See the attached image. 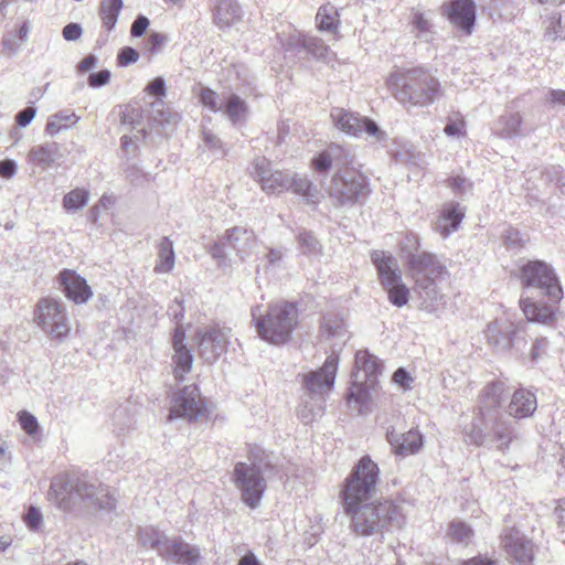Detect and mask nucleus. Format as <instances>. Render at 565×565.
Returning <instances> with one entry per match:
<instances>
[{"instance_id": "obj_36", "label": "nucleus", "mask_w": 565, "mask_h": 565, "mask_svg": "<svg viewBox=\"0 0 565 565\" xmlns=\"http://www.w3.org/2000/svg\"><path fill=\"white\" fill-rule=\"evenodd\" d=\"M79 117L72 110H60L51 115L45 126V132L55 136L63 129H67L75 125Z\"/></svg>"}, {"instance_id": "obj_63", "label": "nucleus", "mask_w": 565, "mask_h": 565, "mask_svg": "<svg viewBox=\"0 0 565 565\" xmlns=\"http://www.w3.org/2000/svg\"><path fill=\"white\" fill-rule=\"evenodd\" d=\"M168 315L177 322L181 321L184 316V307L181 300L174 299L169 306Z\"/></svg>"}, {"instance_id": "obj_59", "label": "nucleus", "mask_w": 565, "mask_h": 565, "mask_svg": "<svg viewBox=\"0 0 565 565\" xmlns=\"http://www.w3.org/2000/svg\"><path fill=\"white\" fill-rule=\"evenodd\" d=\"M331 163L332 159L328 151L319 153L312 161L313 168L319 172L327 171L331 167Z\"/></svg>"}, {"instance_id": "obj_20", "label": "nucleus", "mask_w": 565, "mask_h": 565, "mask_svg": "<svg viewBox=\"0 0 565 565\" xmlns=\"http://www.w3.org/2000/svg\"><path fill=\"white\" fill-rule=\"evenodd\" d=\"M502 544L507 553L518 565H531L533 561V544L515 529H508L502 534Z\"/></svg>"}, {"instance_id": "obj_37", "label": "nucleus", "mask_w": 565, "mask_h": 565, "mask_svg": "<svg viewBox=\"0 0 565 565\" xmlns=\"http://www.w3.org/2000/svg\"><path fill=\"white\" fill-rule=\"evenodd\" d=\"M316 21L319 30L330 32L332 34L337 33L340 23L338 11L331 4H326L319 8Z\"/></svg>"}, {"instance_id": "obj_17", "label": "nucleus", "mask_w": 565, "mask_h": 565, "mask_svg": "<svg viewBox=\"0 0 565 565\" xmlns=\"http://www.w3.org/2000/svg\"><path fill=\"white\" fill-rule=\"evenodd\" d=\"M204 403L198 387L189 385L173 394L169 419L184 418L192 422L204 415Z\"/></svg>"}, {"instance_id": "obj_6", "label": "nucleus", "mask_w": 565, "mask_h": 565, "mask_svg": "<svg viewBox=\"0 0 565 565\" xmlns=\"http://www.w3.org/2000/svg\"><path fill=\"white\" fill-rule=\"evenodd\" d=\"M321 328L323 337L334 340L332 343L333 351L326 359L321 369L303 376L302 384L309 396L324 399V395L332 390L334 384L339 363L338 351L344 345L349 334L344 321L339 318L326 317Z\"/></svg>"}, {"instance_id": "obj_33", "label": "nucleus", "mask_w": 565, "mask_h": 565, "mask_svg": "<svg viewBox=\"0 0 565 565\" xmlns=\"http://www.w3.org/2000/svg\"><path fill=\"white\" fill-rule=\"evenodd\" d=\"M522 117L519 113H508L494 122L493 132L502 138H513L521 134Z\"/></svg>"}, {"instance_id": "obj_62", "label": "nucleus", "mask_w": 565, "mask_h": 565, "mask_svg": "<svg viewBox=\"0 0 565 565\" xmlns=\"http://www.w3.org/2000/svg\"><path fill=\"white\" fill-rule=\"evenodd\" d=\"M17 172V164L13 160L6 159L0 161V175L6 179H11Z\"/></svg>"}, {"instance_id": "obj_34", "label": "nucleus", "mask_w": 565, "mask_h": 565, "mask_svg": "<svg viewBox=\"0 0 565 565\" xmlns=\"http://www.w3.org/2000/svg\"><path fill=\"white\" fill-rule=\"evenodd\" d=\"M233 125L246 121L249 109L244 99L235 94H230L222 108Z\"/></svg>"}, {"instance_id": "obj_58", "label": "nucleus", "mask_w": 565, "mask_h": 565, "mask_svg": "<svg viewBox=\"0 0 565 565\" xmlns=\"http://www.w3.org/2000/svg\"><path fill=\"white\" fill-rule=\"evenodd\" d=\"M450 188L455 193L465 194L470 190L471 183L466 178L456 175L450 179Z\"/></svg>"}, {"instance_id": "obj_53", "label": "nucleus", "mask_w": 565, "mask_h": 565, "mask_svg": "<svg viewBox=\"0 0 565 565\" xmlns=\"http://www.w3.org/2000/svg\"><path fill=\"white\" fill-rule=\"evenodd\" d=\"M299 243L303 253H315L319 250V243L316 237L310 233H301L299 235Z\"/></svg>"}, {"instance_id": "obj_40", "label": "nucleus", "mask_w": 565, "mask_h": 565, "mask_svg": "<svg viewBox=\"0 0 565 565\" xmlns=\"http://www.w3.org/2000/svg\"><path fill=\"white\" fill-rule=\"evenodd\" d=\"M139 543L152 550H156L161 556L164 550L168 537L162 536L157 530L152 527L141 529L138 534Z\"/></svg>"}, {"instance_id": "obj_30", "label": "nucleus", "mask_w": 565, "mask_h": 565, "mask_svg": "<svg viewBox=\"0 0 565 565\" xmlns=\"http://www.w3.org/2000/svg\"><path fill=\"white\" fill-rule=\"evenodd\" d=\"M122 6V0H100L98 15L106 33L115 30Z\"/></svg>"}, {"instance_id": "obj_41", "label": "nucleus", "mask_w": 565, "mask_h": 565, "mask_svg": "<svg viewBox=\"0 0 565 565\" xmlns=\"http://www.w3.org/2000/svg\"><path fill=\"white\" fill-rule=\"evenodd\" d=\"M291 190L301 195L308 202L316 203L318 201V192L313 184L307 179L302 177H290Z\"/></svg>"}, {"instance_id": "obj_49", "label": "nucleus", "mask_w": 565, "mask_h": 565, "mask_svg": "<svg viewBox=\"0 0 565 565\" xmlns=\"http://www.w3.org/2000/svg\"><path fill=\"white\" fill-rule=\"evenodd\" d=\"M124 173L125 178L135 186L142 185L147 181V175L136 164L128 166Z\"/></svg>"}, {"instance_id": "obj_43", "label": "nucleus", "mask_w": 565, "mask_h": 565, "mask_svg": "<svg viewBox=\"0 0 565 565\" xmlns=\"http://www.w3.org/2000/svg\"><path fill=\"white\" fill-rule=\"evenodd\" d=\"M448 535L452 541L467 545L471 542L473 532L466 523L454 521L449 525Z\"/></svg>"}, {"instance_id": "obj_18", "label": "nucleus", "mask_w": 565, "mask_h": 565, "mask_svg": "<svg viewBox=\"0 0 565 565\" xmlns=\"http://www.w3.org/2000/svg\"><path fill=\"white\" fill-rule=\"evenodd\" d=\"M185 330L181 324H178L172 335V349L171 355L173 365V376L178 382L184 380L185 374L191 372L193 366V354L185 344Z\"/></svg>"}, {"instance_id": "obj_55", "label": "nucleus", "mask_w": 565, "mask_h": 565, "mask_svg": "<svg viewBox=\"0 0 565 565\" xmlns=\"http://www.w3.org/2000/svg\"><path fill=\"white\" fill-rule=\"evenodd\" d=\"M393 381L404 390H408L411 388L414 379L405 369L399 367L394 372Z\"/></svg>"}, {"instance_id": "obj_48", "label": "nucleus", "mask_w": 565, "mask_h": 565, "mask_svg": "<svg viewBox=\"0 0 565 565\" xmlns=\"http://www.w3.org/2000/svg\"><path fill=\"white\" fill-rule=\"evenodd\" d=\"M413 24L418 30V38H422L424 41L430 40V28L431 24L429 20L423 13H416L413 19Z\"/></svg>"}, {"instance_id": "obj_28", "label": "nucleus", "mask_w": 565, "mask_h": 565, "mask_svg": "<svg viewBox=\"0 0 565 565\" xmlns=\"http://www.w3.org/2000/svg\"><path fill=\"white\" fill-rule=\"evenodd\" d=\"M213 17L220 29L230 28L242 19V9L235 0H216Z\"/></svg>"}, {"instance_id": "obj_7", "label": "nucleus", "mask_w": 565, "mask_h": 565, "mask_svg": "<svg viewBox=\"0 0 565 565\" xmlns=\"http://www.w3.org/2000/svg\"><path fill=\"white\" fill-rule=\"evenodd\" d=\"M258 335L268 343L284 344L289 341L298 323L297 307L288 301L271 303L266 312L260 307L252 309Z\"/></svg>"}, {"instance_id": "obj_2", "label": "nucleus", "mask_w": 565, "mask_h": 565, "mask_svg": "<svg viewBox=\"0 0 565 565\" xmlns=\"http://www.w3.org/2000/svg\"><path fill=\"white\" fill-rule=\"evenodd\" d=\"M47 499L63 511H70L81 503L106 511H111L116 507V499L109 488L89 480L85 475L55 476L51 481Z\"/></svg>"}, {"instance_id": "obj_42", "label": "nucleus", "mask_w": 565, "mask_h": 565, "mask_svg": "<svg viewBox=\"0 0 565 565\" xmlns=\"http://www.w3.org/2000/svg\"><path fill=\"white\" fill-rule=\"evenodd\" d=\"M374 385H371V383L366 382H358L355 379H353L349 394H348V402L350 404L355 403L360 407L364 406L366 402L369 401V391L373 388Z\"/></svg>"}, {"instance_id": "obj_45", "label": "nucleus", "mask_w": 565, "mask_h": 565, "mask_svg": "<svg viewBox=\"0 0 565 565\" xmlns=\"http://www.w3.org/2000/svg\"><path fill=\"white\" fill-rule=\"evenodd\" d=\"M18 420L21 428L31 437H35L39 433V423L34 415L26 411L18 414Z\"/></svg>"}, {"instance_id": "obj_9", "label": "nucleus", "mask_w": 565, "mask_h": 565, "mask_svg": "<svg viewBox=\"0 0 565 565\" xmlns=\"http://www.w3.org/2000/svg\"><path fill=\"white\" fill-rule=\"evenodd\" d=\"M372 262L376 268L380 284L387 294L388 301L397 308L407 305L411 290L403 281L397 259L391 254L376 250L372 254Z\"/></svg>"}, {"instance_id": "obj_31", "label": "nucleus", "mask_w": 565, "mask_h": 565, "mask_svg": "<svg viewBox=\"0 0 565 565\" xmlns=\"http://www.w3.org/2000/svg\"><path fill=\"white\" fill-rule=\"evenodd\" d=\"M520 306L527 321L550 324L555 319L554 311L546 305L539 306L531 299L525 298L520 300Z\"/></svg>"}, {"instance_id": "obj_51", "label": "nucleus", "mask_w": 565, "mask_h": 565, "mask_svg": "<svg viewBox=\"0 0 565 565\" xmlns=\"http://www.w3.org/2000/svg\"><path fill=\"white\" fill-rule=\"evenodd\" d=\"M202 138L204 146L212 151H220L222 154L225 152L223 151V143L221 139L214 135L211 130L203 129L202 130Z\"/></svg>"}, {"instance_id": "obj_61", "label": "nucleus", "mask_w": 565, "mask_h": 565, "mask_svg": "<svg viewBox=\"0 0 565 565\" xmlns=\"http://www.w3.org/2000/svg\"><path fill=\"white\" fill-rule=\"evenodd\" d=\"M83 30L78 23H68L63 29V38L66 41H76L82 36Z\"/></svg>"}, {"instance_id": "obj_13", "label": "nucleus", "mask_w": 565, "mask_h": 565, "mask_svg": "<svg viewBox=\"0 0 565 565\" xmlns=\"http://www.w3.org/2000/svg\"><path fill=\"white\" fill-rule=\"evenodd\" d=\"M232 481L239 490L241 499L247 507L255 509L260 504L267 486L258 466L245 462L236 463Z\"/></svg>"}, {"instance_id": "obj_5", "label": "nucleus", "mask_w": 565, "mask_h": 565, "mask_svg": "<svg viewBox=\"0 0 565 565\" xmlns=\"http://www.w3.org/2000/svg\"><path fill=\"white\" fill-rule=\"evenodd\" d=\"M386 86L401 104L409 106L430 105L441 95L439 81L424 68L394 72Z\"/></svg>"}, {"instance_id": "obj_52", "label": "nucleus", "mask_w": 565, "mask_h": 565, "mask_svg": "<svg viewBox=\"0 0 565 565\" xmlns=\"http://www.w3.org/2000/svg\"><path fill=\"white\" fill-rule=\"evenodd\" d=\"M448 137H460L465 135V121L462 119H449L444 128Z\"/></svg>"}, {"instance_id": "obj_8", "label": "nucleus", "mask_w": 565, "mask_h": 565, "mask_svg": "<svg viewBox=\"0 0 565 565\" xmlns=\"http://www.w3.org/2000/svg\"><path fill=\"white\" fill-rule=\"evenodd\" d=\"M380 469L369 457H362L345 479L341 492L343 504L353 505L367 501L375 492Z\"/></svg>"}, {"instance_id": "obj_23", "label": "nucleus", "mask_w": 565, "mask_h": 565, "mask_svg": "<svg viewBox=\"0 0 565 565\" xmlns=\"http://www.w3.org/2000/svg\"><path fill=\"white\" fill-rule=\"evenodd\" d=\"M164 550L161 555L166 561L178 564L196 565L201 561V552L198 546L191 545L181 539H169L164 543Z\"/></svg>"}, {"instance_id": "obj_10", "label": "nucleus", "mask_w": 565, "mask_h": 565, "mask_svg": "<svg viewBox=\"0 0 565 565\" xmlns=\"http://www.w3.org/2000/svg\"><path fill=\"white\" fill-rule=\"evenodd\" d=\"M34 321L45 334L58 342H63L71 331L66 307L54 298L46 297L38 301Z\"/></svg>"}, {"instance_id": "obj_4", "label": "nucleus", "mask_w": 565, "mask_h": 565, "mask_svg": "<svg viewBox=\"0 0 565 565\" xmlns=\"http://www.w3.org/2000/svg\"><path fill=\"white\" fill-rule=\"evenodd\" d=\"M344 512L351 516V530L360 536H371L391 527L401 529L405 524L402 502L383 500L379 502L343 504Z\"/></svg>"}, {"instance_id": "obj_11", "label": "nucleus", "mask_w": 565, "mask_h": 565, "mask_svg": "<svg viewBox=\"0 0 565 565\" xmlns=\"http://www.w3.org/2000/svg\"><path fill=\"white\" fill-rule=\"evenodd\" d=\"M256 246V237L252 230L244 226H234L227 230L210 248L211 256L218 267L230 265L226 247L235 250L241 260H245Z\"/></svg>"}, {"instance_id": "obj_24", "label": "nucleus", "mask_w": 565, "mask_h": 565, "mask_svg": "<svg viewBox=\"0 0 565 565\" xmlns=\"http://www.w3.org/2000/svg\"><path fill=\"white\" fill-rule=\"evenodd\" d=\"M382 365L376 356L365 350L358 351L355 354V365L352 377L355 381L371 383L375 385L377 375L381 373Z\"/></svg>"}, {"instance_id": "obj_57", "label": "nucleus", "mask_w": 565, "mask_h": 565, "mask_svg": "<svg viewBox=\"0 0 565 565\" xmlns=\"http://www.w3.org/2000/svg\"><path fill=\"white\" fill-rule=\"evenodd\" d=\"M36 115L35 107H26L15 115V121L20 127H26Z\"/></svg>"}, {"instance_id": "obj_47", "label": "nucleus", "mask_w": 565, "mask_h": 565, "mask_svg": "<svg viewBox=\"0 0 565 565\" xmlns=\"http://www.w3.org/2000/svg\"><path fill=\"white\" fill-rule=\"evenodd\" d=\"M525 236L515 228H508L504 233V243L511 249H520L526 243Z\"/></svg>"}, {"instance_id": "obj_39", "label": "nucleus", "mask_w": 565, "mask_h": 565, "mask_svg": "<svg viewBox=\"0 0 565 565\" xmlns=\"http://www.w3.org/2000/svg\"><path fill=\"white\" fill-rule=\"evenodd\" d=\"M323 402L324 399L317 397L312 398L307 394L299 406L298 416L306 424L313 422L318 416L321 415Z\"/></svg>"}, {"instance_id": "obj_32", "label": "nucleus", "mask_w": 565, "mask_h": 565, "mask_svg": "<svg viewBox=\"0 0 565 565\" xmlns=\"http://www.w3.org/2000/svg\"><path fill=\"white\" fill-rule=\"evenodd\" d=\"M60 157V147L56 142L35 146L29 152L30 160L44 169L55 163Z\"/></svg>"}, {"instance_id": "obj_64", "label": "nucleus", "mask_w": 565, "mask_h": 565, "mask_svg": "<svg viewBox=\"0 0 565 565\" xmlns=\"http://www.w3.org/2000/svg\"><path fill=\"white\" fill-rule=\"evenodd\" d=\"M147 90L151 95L166 96V85L161 77L153 79L147 87Z\"/></svg>"}, {"instance_id": "obj_3", "label": "nucleus", "mask_w": 565, "mask_h": 565, "mask_svg": "<svg viewBox=\"0 0 565 565\" xmlns=\"http://www.w3.org/2000/svg\"><path fill=\"white\" fill-rule=\"evenodd\" d=\"M405 264L422 307L434 312L444 306L446 300L439 284L449 276V271L438 256L428 252L409 253L405 256Z\"/></svg>"}, {"instance_id": "obj_16", "label": "nucleus", "mask_w": 565, "mask_h": 565, "mask_svg": "<svg viewBox=\"0 0 565 565\" xmlns=\"http://www.w3.org/2000/svg\"><path fill=\"white\" fill-rule=\"evenodd\" d=\"M330 117L334 126L349 136L361 137L365 134L367 137H373L376 140H383L385 138V132L379 128L375 121L366 117H361L359 114L343 108H333Z\"/></svg>"}, {"instance_id": "obj_60", "label": "nucleus", "mask_w": 565, "mask_h": 565, "mask_svg": "<svg viewBox=\"0 0 565 565\" xmlns=\"http://www.w3.org/2000/svg\"><path fill=\"white\" fill-rule=\"evenodd\" d=\"M110 72L107 70L93 73L89 75L88 83L92 87H100L106 85L109 82Z\"/></svg>"}, {"instance_id": "obj_54", "label": "nucleus", "mask_w": 565, "mask_h": 565, "mask_svg": "<svg viewBox=\"0 0 565 565\" xmlns=\"http://www.w3.org/2000/svg\"><path fill=\"white\" fill-rule=\"evenodd\" d=\"M138 58H139V53L135 49H132L130 46H126V47L121 49L118 54V64L120 66H127L129 64L137 62Z\"/></svg>"}, {"instance_id": "obj_15", "label": "nucleus", "mask_w": 565, "mask_h": 565, "mask_svg": "<svg viewBox=\"0 0 565 565\" xmlns=\"http://www.w3.org/2000/svg\"><path fill=\"white\" fill-rule=\"evenodd\" d=\"M231 335L230 328L218 324L199 328L195 340L200 356L206 363L216 362L226 352Z\"/></svg>"}, {"instance_id": "obj_21", "label": "nucleus", "mask_w": 565, "mask_h": 565, "mask_svg": "<svg viewBox=\"0 0 565 565\" xmlns=\"http://www.w3.org/2000/svg\"><path fill=\"white\" fill-rule=\"evenodd\" d=\"M60 285L66 298L76 305L86 303L92 297L93 291L86 279L74 270L64 269L58 275Z\"/></svg>"}, {"instance_id": "obj_14", "label": "nucleus", "mask_w": 565, "mask_h": 565, "mask_svg": "<svg viewBox=\"0 0 565 565\" xmlns=\"http://www.w3.org/2000/svg\"><path fill=\"white\" fill-rule=\"evenodd\" d=\"M330 195L341 205L354 204L370 192L366 178L353 169L335 173L330 185Z\"/></svg>"}, {"instance_id": "obj_22", "label": "nucleus", "mask_w": 565, "mask_h": 565, "mask_svg": "<svg viewBox=\"0 0 565 565\" xmlns=\"http://www.w3.org/2000/svg\"><path fill=\"white\" fill-rule=\"evenodd\" d=\"M443 10L451 24L467 33L471 32L476 20V6L472 0H451Z\"/></svg>"}, {"instance_id": "obj_44", "label": "nucleus", "mask_w": 565, "mask_h": 565, "mask_svg": "<svg viewBox=\"0 0 565 565\" xmlns=\"http://www.w3.org/2000/svg\"><path fill=\"white\" fill-rule=\"evenodd\" d=\"M23 521L29 530L33 532H40L43 529V514L35 508L30 507L23 516Z\"/></svg>"}, {"instance_id": "obj_12", "label": "nucleus", "mask_w": 565, "mask_h": 565, "mask_svg": "<svg viewBox=\"0 0 565 565\" xmlns=\"http://www.w3.org/2000/svg\"><path fill=\"white\" fill-rule=\"evenodd\" d=\"M520 280L525 287L541 289L552 300L563 297V289L553 267L543 260H531L520 267Z\"/></svg>"}, {"instance_id": "obj_27", "label": "nucleus", "mask_w": 565, "mask_h": 565, "mask_svg": "<svg viewBox=\"0 0 565 565\" xmlns=\"http://www.w3.org/2000/svg\"><path fill=\"white\" fill-rule=\"evenodd\" d=\"M536 407L535 394L532 391L519 388L513 393L508 409L514 418H525L531 416Z\"/></svg>"}, {"instance_id": "obj_1", "label": "nucleus", "mask_w": 565, "mask_h": 565, "mask_svg": "<svg viewBox=\"0 0 565 565\" xmlns=\"http://www.w3.org/2000/svg\"><path fill=\"white\" fill-rule=\"evenodd\" d=\"M505 392L502 381L491 382L480 391L473 418L462 429L466 444L478 447L494 444L502 454L510 449L518 434L515 424L500 413Z\"/></svg>"}, {"instance_id": "obj_50", "label": "nucleus", "mask_w": 565, "mask_h": 565, "mask_svg": "<svg viewBox=\"0 0 565 565\" xmlns=\"http://www.w3.org/2000/svg\"><path fill=\"white\" fill-rule=\"evenodd\" d=\"M419 246V237L413 233L407 234L402 242V257L405 259V256L409 253H420Z\"/></svg>"}, {"instance_id": "obj_46", "label": "nucleus", "mask_w": 565, "mask_h": 565, "mask_svg": "<svg viewBox=\"0 0 565 565\" xmlns=\"http://www.w3.org/2000/svg\"><path fill=\"white\" fill-rule=\"evenodd\" d=\"M200 102L212 111H220L223 108V104L218 102L217 94L210 88L201 89Z\"/></svg>"}, {"instance_id": "obj_26", "label": "nucleus", "mask_w": 565, "mask_h": 565, "mask_svg": "<svg viewBox=\"0 0 565 565\" xmlns=\"http://www.w3.org/2000/svg\"><path fill=\"white\" fill-rule=\"evenodd\" d=\"M387 439L395 454L408 456L416 454L423 446V436L418 430L411 429L404 434L394 430L387 433Z\"/></svg>"}, {"instance_id": "obj_56", "label": "nucleus", "mask_w": 565, "mask_h": 565, "mask_svg": "<svg viewBox=\"0 0 565 565\" xmlns=\"http://www.w3.org/2000/svg\"><path fill=\"white\" fill-rule=\"evenodd\" d=\"M149 19L142 14H139L136 20L132 22L130 33L134 38L141 36L147 28L149 26Z\"/></svg>"}, {"instance_id": "obj_35", "label": "nucleus", "mask_w": 565, "mask_h": 565, "mask_svg": "<svg viewBox=\"0 0 565 565\" xmlns=\"http://www.w3.org/2000/svg\"><path fill=\"white\" fill-rule=\"evenodd\" d=\"M175 264L173 243L169 237H163L158 244V259L154 266V273H170Z\"/></svg>"}, {"instance_id": "obj_19", "label": "nucleus", "mask_w": 565, "mask_h": 565, "mask_svg": "<svg viewBox=\"0 0 565 565\" xmlns=\"http://www.w3.org/2000/svg\"><path fill=\"white\" fill-rule=\"evenodd\" d=\"M253 173L267 193H280L291 188L290 177L281 171H271L265 158H257L254 161Z\"/></svg>"}, {"instance_id": "obj_25", "label": "nucleus", "mask_w": 565, "mask_h": 565, "mask_svg": "<svg viewBox=\"0 0 565 565\" xmlns=\"http://www.w3.org/2000/svg\"><path fill=\"white\" fill-rule=\"evenodd\" d=\"M465 217V210L456 202H448L443 205L437 218L435 230L443 236L448 237L459 228Z\"/></svg>"}, {"instance_id": "obj_38", "label": "nucleus", "mask_w": 565, "mask_h": 565, "mask_svg": "<svg viewBox=\"0 0 565 565\" xmlns=\"http://www.w3.org/2000/svg\"><path fill=\"white\" fill-rule=\"evenodd\" d=\"M89 196L88 190L76 188L64 195L63 207L67 213L77 212L88 203Z\"/></svg>"}, {"instance_id": "obj_29", "label": "nucleus", "mask_w": 565, "mask_h": 565, "mask_svg": "<svg viewBox=\"0 0 565 565\" xmlns=\"http://www.w3.org/2000/svg\"><path fill=\"white\" fill-rule=\"evenodd\" d=\"M514 332L511 323L495 320L488 324L484 334L490 343L508 349L512 345V334Z\"/></svg>"}]
</instances>
